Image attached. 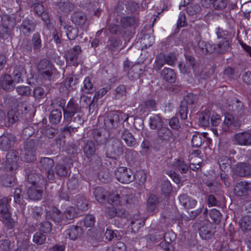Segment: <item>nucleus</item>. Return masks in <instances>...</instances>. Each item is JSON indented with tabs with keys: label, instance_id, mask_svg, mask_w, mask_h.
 <instances>
[{
	"label": "nucleus",
	"instance_id": "nucleus-1",
	"mask_svg": "<svg viewBox=\"0 0 251 251\" xmlns=\"http://www.w3.org/2000/svg\"><path fill=\"white\" fill-rule=\"evenodd\" d=\"M38 179V176L36 175L30 174L28 176L30 186H28L27 194L28 198L32 200H38L42 196L41 188L36 184V181Z\"/></svg>",
	"mask_w": 251,
	"mask_h": 251
},
{
	"label": "nucleus",
	"instance_id": "nucleus-2",
	"mask_svg": "<svg viewBox=\"0 0 251 251\" xmlns=\"http://www.w3.org/2000/svg\"><path fill=\"white\" fill-rule=\"evenodd\" d=\"M116 179L121 183L128 184L134 179L132 171L125 167H118L115 171Z\"/></svg>",
	"mask_w": 251,
	"mask_h": 251
},
{
	"label": "nucleus",
	"instance_id": "nucleus-3",
	"mask_svg": "<svg viewBox=\"0 0 251 251\" xmlns=\"http://www.w3.org/2000/svg\"><path fill=\"white\" fill-rule=\"evenodd\" d=\"M18 153L14 150L10 151L6 156L4 168L7 170L15 171L18 167Z\"/></svg>",
	"mask_w": 251,
	"mask_h": 251
},
{
	"label": "nucleus",
	"instance_id": "nucleus-4",
	"mask_svg": "<svg viewBox=\"0 0 251 251\" xmlns=\"http://www.w3.org/2000/svg\"><path fill=\"white\" fill-rule=\"evenodd\" d=\"M81 52V48L79 46H76L71 49L66 54V60L70 65L76 66L78 64V56Z\"/></svg>",
	"mask_w": 251,
	"mask_h": 251
},
{
	"label": "nucleus",
	"instance_id": "nucleus-5",
	"mask_svg": "<svg viewBox=\"0 0 251 251\" xmlns=\"http://www.w3.org/2000/svg\"><path fill=\"white\" fill-rule=\"evenodd\" d=\"M234 141L241 146L251 145V134L248 132H241L235 134Z\"/></svg>",
	"mask_w": 251,
	"mask_h": 251
},
{
	"label": "nucleus",
	"instance_id": "nucleus-6",
	"mask_svg": "<svg viewBox=\"0 0 251 251\" xmlns=\"http://www.w3.org/2000/svg\"><path fill=\"white\" fill-rule=\"evenodd\" d=\"M11 199L4 197L0 199V214L3 218L10 221L11 213L9 210V202Z\"/></svg>",
	"mask_w": 251,
	"mask_h": 251
},
{
	"label": "nucleus",
	"instance_id": "nucleus-7",
	"mask_svg": "<svg viewBox=\"0 0 251 251\" xmlns=\"http://www.w3.org/2000/svg\"><path fill=\"white\" fill-rule=\"evenodd\" d=\"M80 107L77 104L74 103L72 101H69L67 107L64 109V115L65 118L67 120H70L74 115L79 112Z\"/></svg>",
	"mask_w": 251,
	"mask_h": 251
},
{
	"label": "nucleus",
	"instance_id": "nucleus-8",
	"mask_svg": "<svg viewBox=\"0 0 251 251\" xmlns=\"http://www.w3.org/2000/svg\"><path fill=\"white\" fill-rule=\"evenodd\" d=\"M40 163L42 168L48 171V177L49 179H53L54 176L53 172L51 170L54 165L53 160L49 157H44L41 159Z\"/></svg>",
	"mask_w": 251,
	"mask_h": 251
},
{
	"label": "nucleus",
	"instance_id": "nucleus-9",
	"mask_svg": "<svg viewBox=\"0 0 251 251\" xmlns=\"http://www.w3.org/2000/svg\"><path fill=\"white\" fill-rule=\"evenodd\" d=\"M15 142V137L11 134H7L0 137V149L7 150Z\"/></svg>",
	"mask_w": 251,
	"mask_h": 251
},
{
	"label": "nucleus",
	"instance_id": "nucleus-10",
	"mask_svg": "<svg viewBox=\"0 0 251 251\" xmlns=\"http://www.w3.org/2000/svg\"><path fill=\"white\" fill-rule=\"evenodd\" d=\"M66 235L70 240H75L80 237L82 234L80 227L73 226L65 230Z\"/></svg>",
	"mask_w": 251,
	"mask_h": 251
},
{
	"label": "nucleus",
	"instance_id": "nucleus-11",
	"mask_svg": "<svg viewBox=\"0 0 251 251\" xmlns=\"http://www.w3.org/2000/svg\"><path fill=\"white\" fill-rule=\"evenodd\" d=\"M26 72L22 66H17L15 67L13 71V81L15 83L22 82L25 77Z\"/></svg>",
	"mask_w": 251,
	"mask_h": 251
},
{
	"label": "nucleus",
	"instance_id": "nucleus-12",
	"mask_svg": "<svg viewBox=\"0 0 251 251\" xmlns=\"http://www.w3.org/2000/svg\"><path fill=\"white\" fill-rule=\"evenodd\" d=\"M125 192L121 193V196L118 193H113L108 196V201L113 206H118L121 204L123 200L126 201V203H128V201L126 198Z\"/></svg>",
	"mask_w": 251,
	"mask_h": 251
},
{
	"label": "nucleus",
	"instance_id": "nucleus-13",
	"mask_svg": "<svg viewBox=\"0 0 251 251\" xmlns=\"http://www.w3.org/2000/svg\"><path fill=\"white\" fill-rule=\"evenodd\" d=\"M0 83L3 89L7 91L12 90L15 83L11 75H2L0 79Z\"/></svg>",
	"mask_w": 251,
	"mask_h": 251
},
{
	"label": "nucleus",
	"instance_id": "nucleus-14",
	"mask_svg": "<svg viewBox=\"0 0 251 251\" xmlns=\"http://www.w3.org/2000/svg\"><path fill=\"white\" fill-rule=\"evenodd\" d=\"M180 203L185 208H193L197 203V201L186 195H182L179 197Z\"/></svg>",
	"mask_w": 251,
	"mask_h": 251
},
{
	"label": "nucleus",
	"instance_id": "nucleus-15",
	"mask_svg": "<svg viewBox=\"0 0 251 251\" xmlns=\"http://www.w3.org/2000/svg\"><path fill=\"white\" fill-rule=\"evenodd\" d=\"M236 172L242 176H245L251 174V166L244 163H238L236 167Z\"/></svg>",
	"mask_w": 251,
	"mask_h": 251
},
{
	"label": "nucleus",
	"instance_id": "nucleus-16",
	"mask_svg": "<svg viewBox=\"0 0 251 251\" xmlns=\"http://www.w3.org/2000/svg\"><path fill=\"white\" fill-rule=\"evenodd\" d=\"M251 190V182H241L238 183L234 188L236 195L242 196L245 195L247 191Z\"/></svg>",
	"mask_w": 251,
	"mask_h": 251
},
{
	"label": "nucleus",
	"instance_id": "nucleus-17",
	"mask_svg": "<svg viewBox=\"0 0 251 251\" xmlns=\"http://www.w3.org/2000/svg\"><path fill=\"white\" fill-rule=\"evenodd\" d=\"M72 21L73 23L78 26L83 25L86 22V17L84 13L77 11L73 14Z\"/></svg>",
	"mask_w": 251,
	"mask_h": 251
},
{
	"label": "nucleus",
	"instance_id": "nucleus-18",
	"mask_svg": "<svg viewBox=\"0 0 251 251\" xmlns=\"http://www.w3.org/2000/svg\"><path fill=\"white\" fill-rule=\"evenodd\" d=\"M158 138L162 141H167L172 138V133L168 128L162 127L157 131Z\"/></svg>",
	"mask_w": 251,
	"mask_h": 251
},
{
	"label": "nucleus",
	"instance_id": "nucleus-19",
	"mask_svg": "<svg viewBox=\"0 0 251 251\" xmlns=\"http://www.w3.org/2000/svg\"><path fill=\"white\" fill-rule=\"evenodd\" d=\"M38 68L43 75H46L48 77L51 75V68L48 61L46 60L41 61L38 65Z\"/></svg>",
	"mask_w": 251,
	"mask_h": 251
},
{
	"label": "nucleus",
	"instance_id": "nucleus-20",
	"mask_svg": "<svg viewBox=\"0 0 251 251\" xmlns=\"http://www.w3.org/2000/svg\"><path fill=\"white\" fill-rule=\"evenodd\" d=\"M106 213L110 218H113L116 216L123 217L125 215V211L121 207L118 206L116 208L112 205L107 209Z\"/></svg>",
	"mask_w": 251,
	"mask_h": 251
},
{
	"label": "nucleus",
	"instance_id": "nucleus-21",
	"mask_svg": "<svg viewBox=\"0 0 251 251\" xmlns=\"http://www.w3.org/2000/svg\"><path fill=\"white\" fill-rule=\"evenodd\" d=\"M47 218L52 219L54 222H59L63 220L62 215L60 213L59 211L54 207L51 211H48L47 213Z\"/></svg>",
	"mask_w": 251,
	"mask_h": 251
},
{
	"label": "nucleus",
	"instance_id": "nucleus-22",
	"mask_svg": "<svg viewBox=\"0 0 251 251\" xmlns=\"http://www.w3.org/2000/svg\"><path fill=\"white\" fill-rule=\"evenodd\" d=\"M164 62H162L160 60L156 61L155 67L157 69L159 70L165 63L169 65H172L176 60V56L174 54H170L166 56H164Z\"/></svg>",
	"mask_w": 251,
	"mask_h": 251
},
{
	"label": "nucleus",
	"instance_id": "nucleus-23",
	"mask_svg": "<svg viewBox=\"0 0 251 251\" xmlns=\"http://www.w3.org/2000/svg\"><path fill=\"white\" fill-rule=\"evenodd\" d=\"M161 75L167 81L173 82L176 79V74L173 70L170 68H164L161 71Z\"/></svg>",
	"mask_w": 251,
	"mask_h": 251
},
{
	"label": "nucleus",
	"instance_id": "nucleus-24",
	"mask_svg": "<svg viewBox=\"0 0 251 251\" xmlns=\"http://www.w3.org/2000/svg\"><path fill=\"white\" fill-rule=\"evenodd\" d=\"M122 137L129 147H133L136 145V141L133 136L128 130H125Z\"/></svg>",
	"mask_w": 251,
	"mask_h": 251
},
{
	"label": "nucleus",
	"instance_id": "nucleus-25",
	"mask_svg": "<svg viewBox=\"0 0 251 251\" xmlns=\"http://www.w3.org/2000/svg\"><path fill=\"white\" fill-rule=\"evenodd\" d=\"M119 121V118L116 114H112L104 120V125L107 128H111L116 126Z\"/></svg>",
	"mask_w": 251,
	"mask_h": 251
},
{
	"label": "nucleus",
	"instance_id": "nucleus-26",
	"mask_svg": "<svg viewBox=\"0 0 251 251\" xmlns=\"http://www.w3.org/2000/svg\"><path fill=\"white\" fill-rule=\"evenodd\" d=\"M155 102L153 100H149L142 104L139 107L140 112L142 114L151 110H154Z\"/></svg>",
	"mask_w": 251,
	"mask_h": 251
},
{
	"label": "nucleus",
	"instance_id": "nucleus-27",
	"mask_svg": "<svg viewBox=\"0 0 251 251\" xmlns=\"http://www.w3.org/2000/svg\"><path fill=\"white\" fill-rule=\"evenodd\" d=\"M240 226L243 231L251 229V216H245L243 217L239 222Z\"/></svg>",
	"mask_w": 251,
	"mask_h": 251
},
{
	"label": "nucleus",
	"instance_id": "nucleus-28",
	"mask_svg": "<svg viewBox=\"0 0 251 251\" xmlns=\"http://www.w3.org/2000/svg\"><path fill=\"white\" fill-rule=\"evenodd\" d=\"M83 151L84 154L88 158H90L94 155L96 151L94 143L92 141L87 142L84 147Z\"/></svg>",
	"mask_w": 251,
	"mask_h": 251
},
{
	"label": "nucleus",
	"instance_id": "nucleus-29",
	"mask_svg": "<svg viewBox=\"0 0 251 251\" xmlns=\"http://www.w3.org/2000/svg\"><path fill=\"white\" fill-rule=\"evenodd\" d=\"M229 48V40L227 38H224L219 42L216 47V51L219 53H224Z\"/></svg>",
	"mask_w": 251,
	"mask_h": 251
},
{
	"label": "nucleus",
	"instance_id": "nucleus-30",
	"mask_svg": "<svg viewBox=\"0 0 251 251\" xmlns=\"http://www.w3.org/2000/svg\"><path fill=\"white\" fill-rule=\"evenodd\" d=\"M83 86L82 87V90L85 93H92L94 91L93 83L89 77H85L83 81Z\"/></svg>",
	"mask_w": 251,
	"mask_h": 251
},
{
	"label": "nucleus",
	"instance_id": "nucleus-31",
	"mask_svg": "<svg viewBox=\"0 0 251 251\" xmlns=\"http://www.w3.org/2000/svg\"><path fill=\"white\" fill-rule=\"evenodd\" d=\"M108 153L110 157L115 158L122 154V150L117 145H114L108 147Z\"/></svg>",
	"mask_w": 251,
	"mask_h": 251
},
{
	"label": "nucleus",
	"instance_id": "nucleus-32",
	"mask_svg": "<svg viewBox=\"0 0 251 251\" xmlns=\"http://www.w3.org/2000/svg\"><path fill=\"white\" fill-rule=\"evenodd\" d=\"M94 194L96 200L100 203H103L106 197V193L101 187H97L95 189Z\"/></svg>",
	"mask_w": 251,
	"mask_h": 251
},
{
	"label": "nucleus",
	"instance_id": "nucleus-33",
	"mask_svg": "<svg viewBox=\"0 0 251 251\" xmlns=\"http://www.w3.org/2000/svg\"><path fill=\"white\" fill-rule=\"evenodd\" d=\"M173 166L182 173H186L188 170V165L181 159H175Z\"/></svg>",
	"mask_w": 251,
	"mask_h": 251
},
{
	"label": "nucleus",
	"instance_id": "nucleus-34",
	"mask_svg": "<svg viewBox=\"0 0 251 251\" xmlns=\"http://www.w3.org/2000/svg\"><path fill=\"white\" fill-rule=\"evenodd\" d=\"M61 117V111L55 109L51 111L50 116V121L53 124H57L60 122Z\"/></svg>",
	"mask_w": 251,
	"mask_h": 251
},
{
	"label": "nucleus",
	"instance_id": "nucleus-35",
	"mask_svg": "<svg viewBox=\"0 0 251 251\" xmlns=\"http://www.w3.org/2000/svg\"><path fill=\"white\" fill-rule=\"evenodd\" d=\"M46 240V235L41 231L35 233L33 237V241L38 245H41L45 243Z\"/></svg>",
	"mask_w": 251,
	"mask_h": 251
},
{
	"label": "nucleus",
	"instance_id": "nucleus-36",
	"mask_svg": "<svg viewBox=\"0 0 251 251\" xmlns=\"http://www.w3.org/2000/svg\"><path fill=\"white\" fill-rule=\"evenodd\" d=\"M34 28V25L30 23L28 20H25L23 21L22 25V31L24 34H26L32 32Z\"/></svg>",
	"mask_w": 251,
	"mask_h": 251
},
{
	"label": "nucleus",
	"instance_id": "nucleus-37",
	"mask_svg": "<svg viewBox=\"0 0 251 251\" xmlns=\"http://www.w3.org/2000/svg\"><path fill=\"white\" fill-rule=\"evenodd\" d=\"M200 235L202 239L207 240L213 236V233L207 226H202L200 228Z\"/></svg>",
	"mask_w": 251,
	"mask_h": 251
},
{
	"label": "nucleus",
	"instance_id": "nucleus-38",
	"mask_svg": "<svg viewBox=\"0 0 251 251\" xmlns=\"http://www.w3.org/2000/svg\"><path fill=\"white\" fill-rule=\"evenodd\" d=\"M162 125V120L158 115H153L150 117V126L151 128L155 129Z\"/></svg>",
	"mask_w": 251,
	"mask_h": 251
},
{
	"label": "nucleus",
	"instance_id": "nucleus-39",
	"mask_svg": "<svg viewBox=\"0 0 251 251\" xmlns=\"http://www.w3.org/2000/svg\"><path fill=\"white\" fill-rule=\"evenodd\" d=\"M76 216V213L75 209L72 206H69L66 208L63 212L62 215L63 220L65 218L68 220H71Z\"/></svg>",
	"mask_w": 251,
	"mask_h": 251
},
{
	"label": "nucleus",
	"instance_id": "nucleus-40",
	"mask_svg": "<svg viewBox=\"0 0 251 251\" xmlns=\"http://www.w3.org/2000/svg\"><path fill=\"white\" fill-rule=\"evenodd\" d=\"M209 114L208 112L201 113L199 118L200 124L202 126H207L209 124Z\"/></svg>",
	"mask_w": 251,
	"mask_h": 251
},
{
	"label": "nucleus",
	"instance_id": "nucleus-41",
	"mask_svg": "<svg viewBox=\"0 0 251 251\" xmlns=\"http://www.w3.org/2000/svg\"><path fill=\"white\" fill-rule=\"evenodd\" d=\"M157 197L155 195H151L148 200L147 205L148 210L153 211L157 203Z\"/></svg>",
	"mask_w": 251,
	"mask_h": 251
},
{
	"label": "nucleus",
	"instance_id": "nucleus-42",
	"mask_svg": "<svg viewBox=\"0 0 251 251\" xmlns=\"http://www.w3.org/2000/svg\"><path fill=\"white\" fill-rule=\"evenodd\" d=\"M219 165L221 170L224 171L229 167L230 160L227 157L222 156L219 159Z\"/></svg>",
	"mask_w": 251,
	"mask_h": 251
},
{
	"label": "nucleus",
	"instance_id": "nucleus-43",
	"mask_svg": "<svg viewBox=\"0 0 251 251\" xmlns=\"http://www.w3.org/2000/svg\"><path fill=\"white\" fill-rule=\"evenodd\" d=\"M212 4L215 10H222L226 7L227 1L226 0H214Z\"/></svg>",
	"mask_w": 251,
	"mask_h": 251
},
{
	"label": "nucleus",
	"instance_id": "nucleus-44",
	"mask_svg": "<svg viewBox=\"0 0 251 251\" xmlns=\"http://www.w3.org/2000/svg\"><path fill=\"white\" fill-rule=\"evenodd\" d=\"M234 122V119L233 116L230 114H226L225 115L224 121V126L226 127H224V130H226L228 127L232 126Z\"/></svg>",
	"mask_w": 251,
	"mask_h": 251
},
{
	"label": "nucleus",
	"instance_id": "nucleus-45",
	"mask_svg": "<svg viewBox=\"0 0 251 251\" xmlns=\"http://www.w3.org/2000/svg\"><path fill=\"white\" fill-rule=\"evenodd\" d=\"M202 138H204L203 136H201L199 134H194L192 138V145L194 147H200L202 143Z\"/></svg>",
	"mask_w": 251,
	"mask_h": 251
},
{
	"label": "nucleus",
	"instance_id": "nucleus-46",
	"mask_svg": "<svg viewBox=\"0 0 251 251\" xmlns=\"http://www.w3.org/2000/svg\"><path fill=\"white\" fill-rule=\"evenodd\" d=\"M23 235L21 234L20 236H22ZM21 237H18L17 238V250L19 251L24 250L27 247L28 245V241L27 239H24L23 240L21 241L20 240Z\"/></svg>",
	"mask_w": 251,
	"mask_h": 251
},
{
	"label": "nucleus",
	"instance_id": "nucleus-47",
	"mask_svg": "<svg viewBox=\"0 0 251 251\" xmlns=\"http://www.w3.org/2000/svg\"><path fill=\"white\" fill-rule=\"evenodd\" d=\"M33 96L36 99H41L46 96V93L43 88L37 87L33 90Z\"/></svg>",
	"mask_w": 251,
	"mask_h": 251
},
{
	"label": "nucleus",
	"instance_id": "nucleus-48",
	"mask_svg": "<svg viewBox=\"0 0 251 251\" xmlns=\"http://www.w3.org/2000/svg\"><path fill=\"white\" fill-rule=\"evenodd\" d=\"M210 122L212 126H218L221 122L220 116L215 113H213L211 116Z\"/></svg>",
	"mask_w": 251,
	"mask_h": 251
},
{
	"label": "nucleus",
	"instance_id": "nucleus-49",
	"mask_svg": "<svg viewBox=\"0 0 251 251\" xmlns=\"http://www.w3.org/2000/svg\"><path fill=\"white\" fill-rule=\"evenodd\" d=\"M18 93L21 95L28 96L30 95L31 89L28 86H19L17 88Z\"/></svg>",
	"mask_w": 251,
	"mask_h": 251
},
{
	"label": "nucleus",
	"instance_id": "nucleus-50",
	"mask_svg": "<svg viewBox=\"0 0 251 251\" xmlns=\"http://www.w3.org/2000/svg\"><path fill=\"white\" fill-rule=\"evenodd\" d=\"M33 44L35 49H39L41 47V39L38 34H34L33 36Z\"/></svg>",
	"mask_w": 251,
	"mask_h": 251
},
{
	"label": "nucleus",
	"instance_id": "nucleus-51",
	"mask_svg": "<svg viewBox=\"0 0 251 251\" xmlns=\"http://www.w3.org/2000/svg\"><path fill=\"white\" fill-rule=\"evenodd\" d=\"M95 223V218L92 215H88L85 216L84 224L87 227L92 226Z\"/></svg>",
	"mask_w": 251,
	"mask_h": 251
},
{
	"label": "nucleus",
	"instance_id": "nucleus-52",
	"mask_svg": "<svg viewBox=\"0 0 251 251\" xmlns=\"http://www.w3.org/2000/svg\"><path fill=\"white\" fill-rule=\"evenodd\" d=\"M51 226L50 223L48 221H46L40 225V231L43 232L44 233L50 232L51 230Z\"/></svg>",
	"mask_w": 251,
	"mask_h": 251
},
{
	"label": "nucleus",
	"instance_id": "nucleus-53",
	"mask_svg": "<svg viewBox=\"0 0 251 251\" xmlns=\"http://www.w3.org/2000/svg\"><path fill=\"white\" fill-rule=\"evenodd\" d=\"M56 173L60 176H65L67 175L65 167L62 165H57L56 166Z\"/></svg>",
	"mask_w": 251,
	"mask_h": 251
},
{
	"label": "nucleus",
	"instance_id": "nucleus-54",
	"mask_svg": "<svg viewBox=\"0 0 251 251\" xmlns=\"http://www.w3.org/2000/svg\"><path fill=\"white\" fill-rule=\"evenodd\" d=\"M108 88H103L100 89L98 92H97L93 98V100H98L99 99L103 97L107 92Z\"/></svg>",
	"mask_w": 251,
	"mask_h": 251
},
{
	"label": "nucleus",
	"instance_id": "nucleus-55",
	"mask_svg": "<svg viewBox=\"0 0 251 251\" xmlns=\"http://www.w3.org/2000/svg\"><path fill=\"white\" fill-rule=\"evenodd\" d=\"M172 191L171 184L169 182H165L162 186V191L164 195L169 194Z\"/></svg>",
	"mask_w": 251,
	"mask_h": 251
},
{
	"label": "nucleus",
	"instance_id": "nucleus-56",
	"mask_svg": "<svg viewBox=\"0 0 251 251\" xmlns=\"http://www.w3.org/2000/svg\"><path fill=\"white\" fill-rule=\"evenodd\" d=\"M209 215L213 220L216 221L220 218L221 214L218 210L214 208L210 211Z\"/></svg>",
	"mask_w": 251,
	"mask_h": 251
},
{
	"label": "nucleus",
	"instance_id": "nucleus-57",
	"mask_svg": "<svg viewBox=\"0 0 251 251\" xmlns=\"http://www.w3.org/2000/svg\"><path fill=\"white\" fill-rule=\"evenodd\" d=\"M204 49V53H211L216 50V47L212 42H209L207 43V46Z\"/></svg>",
	"mask_w": 251,
	"mask_h": 251
},
{
	"label": "nucleus",
	"instance_id": "nucleus-58",
	"mask_svg": "<svg viewBox=\"0 0 251 251\" xmlns=\"http://www.w3.org/2000/svg\"><path fill=\"white\" fill-rule=\"evenodd\" d=\"M11 243L8 240H4L1 245V248L3 251H10Z\"/></svg>",
	"mask_w": 251,
	"mask_h": 251
},
{
	"label": "nucleus",
	"instance_id": "nucleus-59",
	"mask_svg": "<svg viewBox=\"0 0 251 251\" xmlns=\"http://www.w3.org/2000/svg\"><path fill=\"white\" fill-rule=\"evenodd\" d=\"M14 112L13 110H10L8 112V122L10 124H13L18 120L17 116L14 115Z\"/></svg>",
	"mask_w": 251,
	"mask_h": 251
},
{
	"label": "nucleus",
	"instance_id": "nucleus-60",
	"mask_svg": "<svg viewBox=\"0 0 251 251\" xmlns=\"http://www.w3.org/2000/svg\"><path fill=\"white\" fill-rule=\"evenodd\" d=\"M170 126L173 129H176L179 128L178 120L177 118H173L169 122Z\"/></svg>",
	"mask_w": 251,
	"mask_h": 251
},
{
	"label": "nucleus",
	"instance_id": "nucleus-61",
	"mask_svg": "<svg viewBox=\"0 0 251 251\" xmlns=\"http://www.w3.org/2000/svg\"><path fill=\"white\" fill-rule=\"evenodd\" d=\"M179 115L182 119H186L187 117V108L185 106H181L179 111Z\"/></svg>",
	"mask_w": 251,
	"mask_h": 251
},
{
	"label": "nucleus",
	"instance_id": "nucleus-62",
	"mask_svg": "<svg viewBox=\"0 0 251 251\" xmlns=\"http://www.w3.org/2000/svg\"><path fill=\"white\" fill-rule=\"evenodd\" d=\"M22 191L20 189H16L14 192V201L16 203H20L21 202L22 198L21 197V194Z\"/></svg>",
	"mask_w": 251,
	"mask_h": 251
},
{
	"label": "nucleus",
	"instance_id": "nucleus-63",
	"mask_svg": "<svg viewBox=\"0 0 251 251\" xmlns=\"http://www.w3.org/2000/svg\"><path fill=\"white\" fill-rule=\"evenodd\" d=\"M154 42V39L152 36H149L148 38L145 37L143 43L145 44L146 48L150 47Z\"/></svg>",
	"mask_w": 251,
	"mask_h": 251
},
{
	"label": "nucleus",
	"instance_id": "nucleus-64",
	"mask_svg": "<svg viewBox=\"0 0 251 251\" xmlns=\"http://www.w3.org/2000/svg\"><path fill=\"white\" fill-rule=\"evenodd\" d=\"M34 11L38 15H40L44 12V9L43 6L41 4L37 3L35 5L34 7Z\"/></svg>",
	"mask_w": 251,
	"mask_h": 251
}]
</instances>
